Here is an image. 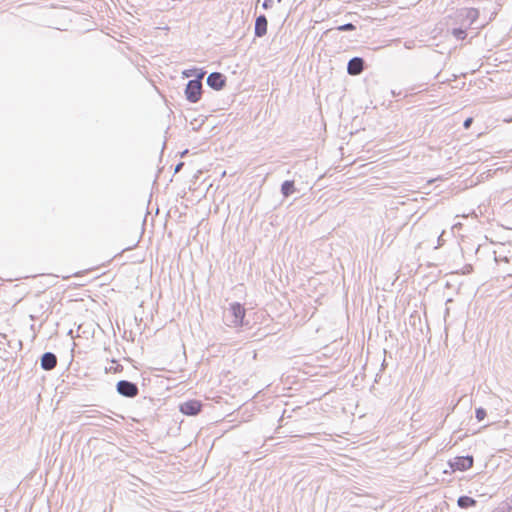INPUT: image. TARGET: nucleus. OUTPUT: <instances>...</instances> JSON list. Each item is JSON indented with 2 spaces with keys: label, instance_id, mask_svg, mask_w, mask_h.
Here are the masks:
<instances>
[{
  "label": "nucleus",
  "instance_id": "nucleus-17",
  "mask_svg": "<svg viewBox=\"0 0 512 512\" xmlns=\"http://www.w3.org/2000/svg\"><path fill=\"white\" fill-rule=\"evenodd\" d=\"M198 71L197 68H192V69H188V70H185L183 71V76L184 77H191V76H195V73Z\"/></svg>",
  "mask_w": 512,
  "mask_h": 512
},
{
  "label": "nucleus",
  "instance_id": "nucleus-12",
  "mask_svg": "<svg viewBox=\"0 0 512 512\" xmlns=\"http://www.w3.org/2000/svg\"><path fill=\"white\" fill-rule=\"evenodd\" d=\"M295 183L293 180H286L281 184V193L287 198L295 192Z\"/></svg>",
  "mask_w": 512,
  "mask_h": 512
},
{
  "label": "nucleus",
  "instance_id": "nucleus-10",
  "mask_svg": "<svg viewBox=\"0 0 512 512\" xmlns=\"http://www.w3.org/2000/svg\"><path fill=\"white\" fill-rule=\"evenodd\" d=\"M268 21L264 14H260L255 19L254 35L261 38L267 34Z\"/></svg>",
  "mask_w": 512,
  "mask_h": 512
},
{
  "label": "nucleus",
  "instance_id": "nucleus-3",
  "mask_svg": "<svg viewBox=\"0 0 512 512\" xmlns=\"http://www.w3.org/2000/svg\"><path fill=\"white\" fill-rule=\"evenodd\" d=\"M116 391L126 398H135L139 394L138 385L128 380H120L116 383Z\"/></svg>",
  "mask_w": 512,
  "mask_h": 512
},
{
  "label": "nucleus",
  "instance_id": "nucleus-16",
  "mask_svg": "<svg viewBox=\"0 0 512 512\" xmlns=\"http://www.w3.org/2000/svg\"><path fill=\"white\" fill-rule=\"evenodd\" d=\"M512 510L507 506L504 502H502L497 508H495L492 512H511Z\"/></svg>",
  "mask_w": 512,
  "mask_h": 512
},
{
  "label": "nucleus",
  "instance_id": "nucleus-22",
  "mask_svg": "<svg viewBox=\"0 0 512 512\" xmlns=\"http://www.w3.org/2000/svg\"><path fill=\"white\" fill-rule=\"evenodd\" d=\"M183 165H184V163H183V162H179V163L176 165V167H175V173H177V172L182 168V166H183Z\"/></svg>",
  "mask_w": 512,
  "mask_h": 512
},
{
  "label": "nucleus",
  "instance_id": "nucleus-25",
  "mask_svg": "<svg viewBox=\"0 0 512 512\" xmlns=\"http://www.w3.org/2000/svg\"><path fill=\"white\" fill-rule=\"evenodd\" d=\"M484 26H485V24H481V25H479V26H476L475 28H476V29H482V28H484Z\"/></svg>",
  "mask_w": 512,
  "mask_h": 512
},
{
  "label": "nucleus",
  "instance_id": "nucleus-4",
  "mask_svg": "<svg viewBox=\"0 0 512 512\" xmlns=\"http://www.w3.org/2000/svg\"><path fill=\"white\" fill-rule=\"evenodd\" d=\"M474 458L471 455L456 456L448 461L452 471H466L473 466Z\"/></svg>",
  "mask_w": 512,
  "mask_h": 512
},
{
  "label": "nucleus",
  "instance_id": "nucleus-14",
  "mask_svg": "<svg viewBox=\"0 0 512 512\" xmlns=\"http://www.w3.org/2000/svg\"><path fill=\"white\" fill-rule=\"evenodd\" d=\"M356 26L353 23H346L336 27V30L340 32L354 31Z\"/></svg>",
  "mask_w": 512,
  "mask_h": 512
},
{
  "label": "nucleus",
  "instance_id": "nucleus-11",
  "mask_svg": "<svg viewBox=\"0 0 512 512\" xmlns=\"http://www.w3.org/2000/svg\"><path fill=\"white\" fill-rule=\"evenodd\" d=\"M476 504H477L476 499H474L470 496H467V495H461L457 500V505L461 509H468L471 507H475Z\"/></svg>",
  "mask_w": 512,
  "mask_h": 512
},
{
  "label": "nucleus",
  "instance_id": "nucleus-1",
  "mask_svg": "<svg viewBox=\"0 0 512 512\" xmlns=\"http://www.w3.org/2000/svg\"><path fill=\"white\" fill-rule=\"evenodd\" d=\"M246 310L239 302L230 304L227 311L224 313V321L227 326L239 327L244 324Z\"/></svg>",
  "mask_w": 512,
  "mask_h": 512
},
{
  "label": "nucleus",
  "instance_id": "nucleus-15",
  "mask_svg": "<svg viewBox=\"0 0 512 512\" xmlns=\"http://www.w3.org/2000/svg\"><path fill=\"white\" fill-rule=\"evenodd\" d=\"M487 413L486 410L483 407H478L475 410V417L480 422L485 419Z\"/></svg>",
  "mask_w": 512,
  "mask_h": 512
},
{
  "label": "nucleus",
  "instance_id": "nucleus-23",
  "mask_svg": "<svg viewBox=\"0 0 512 512\" xmlns=\"http://www.w3.org/2000/svg\"><path fill=\"white\" fill-rule=\"evenodd\" d=\"M121 370H122V366L118 364L114 371L119 372Z\"/></svg>",
  "mask_w": 512,
  "mask_h": 512
},
{
  "label": "nucleus",
  "instance_id": "nucleus-28",
  "mask_svg": "<svg viewBox=\"0 0 512 512\" xmlns=\"http://www.w3.org/2000/svg\"><path fill=\"white\" fill-rule=\"evenodd\" d=\"M282 0H278V2H281Z\"/></svg>",
  "mask_w": 512,
  "mask_h": 512
},
{
  "label": "nucleus",
  "instance_id": "nucleus-5",
  "mask_svg": "<svg viewBox=\"0 0 512 512\" xmlns=\"http://www.w3.org/2000/svg\"><path fill=\"white\" fill-rule=\"evenodd\" d=\"M480 16V12L476 8H460L456 12L457 18H465L467 20V23H464V21L461 22L462 25H465V27L471 28L478 20Z\"/></svg>",
  "mask_w": 512,
  "mask_h": 512
},
{
  "label": "nucleus",
  "instance_id": "nucleus-9",
  "mask_svg": "<svg viewBox=\"0 0 512 512\" xmlns=\"http://www.w3.org/2000/svg\"><path fill=\"white\" fill-rule=\"evenodd\" d=\"M57 361V356L53 352H45L40 357V367L45 371H51L56 367Z\"/></svg>",
  "mask_w": 512,
  "mask_h": 512
},
{
  "label": "nucleus",
  "instance_id": "nucleus-21",
  "mask_svg": "<svg viewBox=\"0 0 512 512\" xmlns=\"http://www.w3.org/2000/svg\"><path fill=\"white\" fill-rule=\"evenodd\" d=\"M503 502L512 510V495Z\"/></svg>",
  "mask_w": 512,
  "mask_h": 512
},
{
  "label": "nucleus",
  "instance_id": "nucleus-24",
  "mask_svg": "<svg viewBox=\"0 0 512 512\" xmlns=\"http://www.w3.org/2000/svg\"><path fill=\"white\" fill-rule=\"evenodd\" d=\"M459 23L461 24L462 21H464V23H467V20L465 18H457Z\"/></svg>",
  "mask_w": 512,
  "mask_h": 512
},
{
  "label": "nucleus",
  "instance_id": "nucleus-6",
  "mask_svg": "<svg viewBox=\"0 0 512 512\" xmlns=\"http://www.w3.org/2000/svg\"><path fill=\"white\" fill-rule=\"evenodd\" d=\"M202 403L199 400H187L179 405V411L186 416H196L200 413Z\"/></svg>",
  "mask_w": 512,
  "mask_h": 512
},
{
  "label": "nucleus",
  "instance_id": "nucleus-18",
  "mask_svg": "<svg viewBox=\"0 0 512 512\" xmlns=\"http://www.w3.org/2000/svg\"><path fill=\"white\" fill-rule=\"evenodd\" d=\"M273 4H274L273 0H264L262 3V7H263V9L267 10V9L272 8Z\"/></svg>",
  "mask_w": 512,
  "mask_h": 512
},
{
  "label": "nucleus",
  "instance_id": "nucleus-13",
  "mask_svg": "<svg viewBox=\"0 0 512 512\" xmlns=\"http://www.w3.org/2000/svg\"><path fill=\"white\" fill-rule=\"evenodd\" d=\"M469 28L465 27V25H460L459 27L452 28L451 34L456 40H465L467 37V30Z\"/></svg>",
  "mask_w": 512,
  "mask_h": 512
},
{
  "label": "nucleus",
  "instance_id": "nucleus-27",
  "mask_svg": "<svg viewBox=\"0 0 512 512\" xmlns=\"http://www.w3.org/2000/svg\"><path fill=\"white\" fill-rule=\"evenodd\" d=\"M188 152V150H185L183 153H182V156L183 155H186V153Z\"/></svg>",
  "mask_w": 512,
  "mask_h": 512
},
{
  "label": "nucleus",
  "instance_id": "nucleus-26",
  "mask_svg": "<svg viewBox=\"0 0 512 512\" xmlns=\"http://www.w3.org/2000/svg\"><path fill=\"white\" fill-rule=\"evenodd\" d=\"M285 413H286V411L284 410L283 414L281 415L280 421H282L284 419Z\"/></svg>",
  "mask_w": 512,
  "mask_h": 512
},
{
  "label": "nucleus",
  "instance_id": "nucleus-19",
  "mask_svg": "<svg viewBox=\"0 0 512 512\" xmlns=\"http://www.w3.org/2000/svg\"><path fill=\"white\" fill-rule=\"evenodd\" d=\"M472 123H473V118L468 117L467 119L464 120L463 127L465 129H469L471 127Z\"/></svg>",
  "mask_w": 512,
  "mask_h": 512
},
{
  "label": "nucleus",
  "instance_id": "nucleus-7",
  "mask_svg": "<svg viewBox=\"0 0 512 512\" xmlns=\"http://www.w3.org/2000/svg\"><path fill=\"white\" fill-rule=\"evenodd\" d=\"M206 83L211 89L220 91L226 85V76L220 72H212L208 75Z\"/></svg>",
  "mask_w": 512,
  "mask_h": 512
},
{
  "label": "nucleus",
  "instance_id": "nucleus-8",
  "mask_svg": "<svg viewBox=\"0 0 512 512\" xmlns=\"http://www.w3.org/2000/svg\"><path fill=\"white\" fill-rule=\"evenodd\" d=\"M365 69V61L361 57H353L348 61L347 73L351 76L360 75Z\"/></svg>",
  "mask_w": 512,
  "mask_h": 512
},
{
  "label": "nucleus",
  "instance_id": "nucleus-20",
  "mask_svg": "<svg viewBox=\"0 0 512 512\" xmlns=\"http://www.w3.org/2000/svg\"><path fill=\"white\" fill-rule=\"evenodd\" d=\"M205 74H206V71H204L203 69H200V70L198 69V71L195 73V77H199L200 82L202 83V79Z\"/></svg>",
  "mask_w": 512,
  "mask_h": 512
},
{
  "label": "nucleus",
  "instance_id": "nucleus-2",
  "mask_svg": "<svg viewBox=\"0 0 512 512\" xmlns=\"http://www.w3.org/2000/svg\"><path fill=\"white\" fill-rule=\"evenodd\" d=\"M202 83L199 77H195L187 82L184 94L185 98L190 103H197L200 101L202 96Z\"/></svg>",
  "mask_w": 512,
  "mask_h": 512
}]
</instances>
